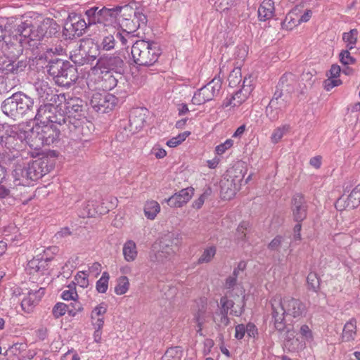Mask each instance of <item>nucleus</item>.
I'll list each match as a JSON object with an SVG mask.
<instances>
[{
  "mask_svg": "<svg viewBox=\"0 0 360 360\" xmlns=\"http://www.w3.org/2000/svg\"><path fill=\"white\" fill-rule=\"evenodd\" d=\"M52 167L49 165L47 158L37 159L26 164L22 158L18 159L13 170L15 186L12 187V195L22 194V190L30 181H37L49 173Z\"/></svg>",
  "mask_w": 360,
  "mask_h": 360,
  "instance_id": "obj_1",
  "label": "nucleus"
},
{
  "mask_svg": "<svg viewBox=\"0 0 360 360\" xmlns=\"http://www.w3.org/2000/svg\"><path fill=\"white\" fill-rule=\"evenodd\" d=\"M271 319L274 328L278 332L285 330V318L300 319L307 313L305 304L300 300L290 297L281 298L276 296L271 300Z\"/></svg>",
  "mask_w": 360,
  "mask_h": 360,
  "instance_id": "obj_2",
  "label": "nucleus"
},
{
  "mask_svg": "<svg viewBox=\"0 0 360 360\" xmlns=\"http://www.w3.org/2000/svg\"><path fill=\"white\" fill-rule=\"evenodd\" d=\"M56 107V112L52 117V123L56 125L62 131L64 136L73 135L77 139L87 137L90 134V129L85 117L83 119L72 117L63 114V106L58 105Z\"/></svg>",
  "mask_w": 360,
  "mask_h": 360,
  "instance_id": "obj_3",
  "label": "nucleus"
},
{
  "mask_svg": "<svg viewBox=\"0 0 360 360\" xmlns=\"http://www.w3.org/2000/svg\"><path fill=\"white\" fill-rule=\"evenodd\" d=\"M28 131L29 146L34 150H39L45 145L49 146L58 141L62 133V131L53 124H37Z\"/></svg>",
  "mask_w": 360,
  "mask_h": 360,
  "instance_id": "obj_4",
  "label": "nucleus"
},
{
  "mask_svg": "<svg viewBox=\"0 0 360 360\" xmlns=\"http://www.w3.org/2000/svg\"><path fill=\"white\" fill-rule=\"evenodd\" d=\"M29 131L14 126L0 134V147L6 153H13L12 158H18L20 150L29 145Z\"/></svg>",
  "mask_w": 360,
  "mask_h": 360,
  "instance_id": "obj_5",
  "label": "nucleus"
},
{
  "mask_svg": "<svg viewBox=\"0 0 360 360\" xmlns=\"http://www.w3.org/2000/svg\"><path fill=\"white\" fill-rule=\"evenodd\" d=\"M131 53L136 65L150 66L158 61L161 51L156 42L137 40L131 46Z\"/></svg>",
  "mask_w": 360,
  "mask_h": 360,
  "instance_id": "obj_6",
  "label": "nucleus"
},
{
  "mask_svg": "<svg viewBox=\"0 0 360 360\" xmlns=\"http://www.w3.org/2000/svg\"><path fill=\"white\" fill-rule=\"evenodd\" d=\"M85 15L89 20V25L96 23L108 25L117 21L119 9L118 6L112 8L94 6L86 10Z\"/></svg>",
  "mask_w": 360,
  "mask_h": 360,
  "instance_id": "obj_7",
  "label": "nucleus"
},
{
  "mask_svg": "<svg viewBox=\"0 0 360 360\" xmlns=\"http://www.w3.org/2000/svg\"><path fill=\"white\" fill-rule=\"evenodd\" d=\"M159 250L150 255V260L153 262L165 263L174 255L177 244L174 243V238L168 235L162 238L159 244Z\"/></svg>",
  "mask_w": 360,
  "mask_h": 360,
  "instance_id": "obj_8",
  "label": "nucleus"
},
{
  "mask_svg": "<svg viewBox=\"0 0 360 360\" xmlns=\"http://www.w3.org/2000/svg\"><path fill=\"white\" fill-rule=\"evenodd\" d=\"M16 45L14 49H12L13 53H9L8 51L5 53L0 54V70L5 74L9 73H18L19 69L22 70L25 68L26 65L23 61L13 60L9 58L7 55H11L12 57H15L22 53V49L18 44H14Z\"/></svg>",
  "mask_w": 360,
  "mask_h": 360,
  "instance_id": "obj_9",
  "label": "nucleus"
},
{
  "mask_svg": "<svg viewBox=\"0 0 360 360\" xmlns=\"http://www.w3.org/2000/svg\"><path fill=\"white\" fill-rule=\"evenodd\" d=\"M59 105L64 103L63 109L67 115L72 117H81L85 110L86 103L78 97L70 96L68 94H60L57 95Z\"/></svg>",
  "mask_w": 360,
  "mask_h": 360,
  "instance_id": "obj_10",
  "label": "nucleus"
},
{
  "mask_svg": "<svg viewBox=\"0 0 360 360\" xmlns=\"http://www.w3.org/2000/svg\"><path fill=\"white\" fill-rule=\"evenodd\" d=\"M89 25L80 15L72 13L68 15L63 27V35L72 39L82 36Z\"/></svg>",
  "mask_w": 360,
  "mask_h": 360,
  "instance_id": "obj_11",
  "label": "nucleus"
},
{
  "mask_svg": "<svg viewBox=\"0 0 360 360\" xmlns=\"http://www.w3.org/2000/svg\"><path fill=\"white\" fill-rule=\"evenodd\" d=\"M221 86V81L214 78L208 84L198 90L192 98L194 105H202L210 101L219 93Z\"/></svg>",
  "mask_w": 360,
  "mask_h": 360,
  "instance_id": "obj_12",
  "label": "nucleus"
},
{
  "mask_svg": "<svg viewBox=\"0 0 360 360\" xmlns=\"http://www.w3.org/2000/svg\"><path fill=\"white\" fill-rule=\"evenodd\" d=\"M117 103V98L112 94L106 92L95 93L92 95L90 105L95 111L106 113L112 110Z\"/></svg>",
  "mask_w": 360,
  "mask_h": 360,
  "instance_id": "obj_13",
  "label": "nucleus"
},
{
  "mask_svg": "<svg viewBox=\"0 0 360 360\" xmlns=\"http://www.w3.org/2000/svg\"><path fill=\"white\" fill-rule=\"evenodd\" d=\"M124 62L119 56L104 54L101 56L96 63L94 69L107 70V71H115L121 74L124 72Z\"/></svg>",
  "mask_w": 360,
  "mask_h": 360,
  "instance_id": "obj_14",
  "label": "nucleus"
},
{
  "mask_svg": "<svg viewBox=\"0 0 360 360\" xmlns=\"http://www.w3.org/2000/svg\"><path fill=\"white\" fill-rule=\"evenodd\" d=\"M240 174V175H228V178L221 181V194L224 199H231L240 189L244 175L241 174V172Z\"/></svg>",
  "mask_w": 360,
  "mask_h": 360,
  "instance_id": "obj_15",
  "label": "nucleus"
},
{
  "mask_svg": "<svg viewBox=\"0 0 360 360\" xmlns=\"http://www.w3.org/2000/svg\"><path fill=\"white\" fill-rule=\"evenodd\" d=\"M291 204L293 219L296 222H302L307 216V204L304 195L296 193L292 198Z\"/></svg>",
  "mask_w": 360,
  "mask_h": 360,
  "instance_id": "obj_16",
  "label": "nucleus"
},
{
  "mask_svg": "<svg viewBox=\"0 0 360 360\" xmlns=\"http://www.w3.org/2000/svg\"><path fill=\"white\" fill-rule=\"evenodd\" d=\"M60 30V26L58 23L51 18L44 19L36 27V35L38 36L39 40L45 37L49 38L56 35Z\"/></svg>",
  "mask_w": 360,
  "mask_h": 360,
  "instance_id": "obj_17",
  "label": "nucleus"
},
{
  "mask_svg": "<svg viewBox=\"0 0 360 360\" xmlns=\"http://www.w3.org/2000/svg\"><path fill=\"white\" fill-rule=\"evenodd\" d=\"M89 44H93V42L91 41H84V45H80L79 49L74 51V53L70 54V58L75 64L77 65H84L86 64H89L90 65H94L96 56L95 55H91L90 53H87L84 49V47Z\"/></svg>",
  "mask_w": 360,
  "mask_h": 360,
  "instance_id": "obj_18",
  "label": "nucleus"
},
{
  "mask_svg": "<svg viewBox=\"0 0 360 360\" xmlns=\"http://www.w3.org/2000/svg\"><path fill=\"white\" fill-rule=\"evenodd\" d=\"M77 79L76 68L70 65H65L63 70H60L58 76L55 79V82L60 86H70Z\"/></svg>",
  "mask_w": 360,
  "mask_h": 360,
  "instance_id": "obj_19",
  "label": "nucleus"
},
{
  "mask_svg": "<svg viewBox=\"0 0 360 360\" xmlns=\"http://www.w3.org/2000/svg\"><path fill=\"white\" fill-rule=\"evenodd\" d=\"M45 293V288L41 287L38 290H30L27 295L21 300V307L25 312L30 313L39 302Z\"/></svg>",
  "mask_w": 360,
  "mask_h": 360,
  "instance_id": "obj_20",
  "label": "nucleus"
},
{
  "mask_svg": "<svg viewBox=\"0 0 360 360\" xmlns=\"http://www.w3.org/2000/svg\"><path fill=\"white\" fill-rule=\"evenodd\" d=\"M283 347L288 352H299L305 347V342L296 338L294 331L288 329L283 340Z\"/></svg>",
  "mask_w": 360,
  "mask_h": 360,
  "instance_id": "obj_21",
  "label": "nucleus"
},
{
  "mask_svg": "<svg viewBox=\"0 0 360 360\" xmlns=\"http://www.w3.org/2000/svg\"><path fill=\"white\" fill-rule=\"evenodd\" d=\"M56 112V107L52 104L41 105L35 115V120L40 122L39 124H51L52 117Z\"/></svg>",
  "mask_w": 360,
  "mask_h": 360,
  "instance_id": "obj_22",
  "label": "nucleus"
},
{
  "mask_svg": "<svg viewBox=\"0 0 360 360\" xmlns=\"http://www.w3.org/2000/svg\"><path fill=\"white\" fill-rule=\"evenodd\" d=\"M16 93L6 98L1 105L3 112L8 117L17 119L20 117Z\"/></svg>",
  "mask_w": 360,
  "mask_h": 360,
  "instance_id": "obj_23",
  "label": "nucleus"
},
{
  "mask_svg": "<svg viewBox=\"0 0 360 360\" xmlns=\"http://www.w3.org/2000/svg\"><path fill=\"white\" fill-rule=\"evenodd\" d=\"M211 311H208L207 305L201 302L200 304L198 305V310L193 314V320L197 323V333L200 335H202L203 325L208 321L210 317Z\"/></svg>",
  "mask_w": 360,
  "mask_h": 360,
  "instance_id": "obj_24",
  "label": "nucleus"
},
{
  "mask_svg": "<svg viewBox=\"0 0 360 360\" xmlns=\"http://www.w3.org/2000/svg\"><path fill=\"white\" fill-rule=\"evenodd\" d=\"M34 86L39 98L44 101H53V97L56 96L46 80L37 79Z\"/></svg>",
  "mask_w": 360,
  "mask_h": 360,
  "instance_id": "obj_25",
  "label": "nucleus"
},
{
  "mask_svg": "<svg viewBox=\"0 0 360 360\" xmlns=\"http://www.w3.org/2000/svg\"><path fill=\"white\" fill-rule=\"evenodd\" d=\"M295 76L291 73L284 74L280 79L276 90L281 91L283 95H289L291 98V94L295 90Z\"/></svg>",
  "mask_w": 360,
  "mask_h": 360,
  "instance_id": "obj_26",
  "label": "nucleus"
},
{
  "mask_svg": "<svg viewBox=\"0 0 360 360\" xmlns=\"http://www.w3.org/2000/svg\"><path fill=\"white\" fill-rule=\"evenodd\" d=\"M49 259L34 258L29 261L27 264V271L30 274L34 276L35 274L44 275L47 271V265Z\"/></svg>",
  "mask_w": 360,
  "mask_h": 360,
  "instance_id": "obj_27",
  "label": "nucleus"
},
{
  "mask_svg": "<svg viewBox=\"0 0 360 360\" xmlns=\"http://www.w3.org/2000/svg\"><path fill=\"white\" fill-rule=\"evenodd\" d=\"M72 307L73 309H70L69 306L67 304L58 302L53 307L52 314L55 319H58L63 316L66 311H68L70 314L74 316L77 311H80L82 309L81 304L79 302L73 303Z\"/></svg>",
  "mask_w": 360,
  "mask_h": 360,
  "instance_id": "obj_28",
  "label": "nucleus"
},
{
  "mask_svg": "<svg viewBox=\"0 0 360 360\" xmlns=\"http://www.w3.org/2000/svg\"><path fill=\"white\" fill-rule=\"evenodd\" d=\"M274 13V2L272 0H264L258 8V17L260 20L265 21L271 18Z\"/></svg>",
  "mask_w": 360,
  "mask_h": 360,
  "instance_id": "obj_29",
  "label": "nucleus"
},
{
  "mask_svg": "<svg viewBox=\"0 0 360 360\" xmlns=\"http://www.w3.org/2000/svg\"><path fill=\"white\" fill-rule=\"evenodd\" d=\"M220 314L228 315L229 309H231L230 314L236 316H240L243 312V306L239 309H234V302L229 300L226 297H222L220 299Z\"/></svg>",
  "mask_w": 360,
  "mask_h": 360,
  "instance_id": "obj_30",
  "label": "nucleus"
},
{
  "mask_svg": "<svg viewBox=\"0 0 360 360\" xmlns=\"http://www.w3.org/2000/svg\"><path fill=\"white\" fill-rule=\"evenodd\" d=\"M130 126L136 130H139L146 122V114L144 110L136 109L132 111L129 116Z\"/></svg>",
  "mask_w": 360,
  "mask_h": 360,
  "instance_id": "obj_31",
  "label": "nucleus"
},
{
  "mask_svg": "<svg viewBox=\"0 0 360 360\" xmlns=\"http://www.w3.org/2000/svg\"><path fill=\"white\" fill-rule=\"evenodd\" d=\"M16 95H18L17 100L20 115L22 116L33 108L34 102L30 97L25 94L19 92L16 93Z\"/></svg>",
  "mask_w": 360,
  "mask_h": 360,
  "instance_id": "obj_32",
  "label": "nucleus"
},
{
  "mask_svg": "<svg viewBox=\"0 0 360 360\" xmlns=\"http://www.w3.org/2000/svg\"><path fill=\"white\" fill-rule=\"evenodd\" d=\"M290 101L289 95L285 96L281 91H275L269 103L283 111L290 103Z\"/></svg>",
  "mask_w": 360,
  "mask_h": 360,
  "instance_id": "obj_33",
  "label": "nucleus"
},
{
  "mask_svg": "<svg viewBox=\"0 0 360 360\" xmlns=\"http://www.w3.org/2000/svg\"><path fill=\"white\" fill-rule=\"evenodd\" d=\"M116 44L115 31L113 33L107 34L101 39L97 47L98 50L108 51L113 49Z\"/></svg>",
  "mask_w": 360,
  "mask_h": 360,
  "instance_id": "obj_34",
  "label": "nucleus"
},
{
  "mask_svg": "<svg viewBox=\"0 0 360 360\" xmlns=\"http://www.w3.org/2000/svg\"><path fill=\"white\" fill-rule=\"evenodd\" d=\"M18 32L24 38H28L31 41L39 40L38 36L36 35V27L27 24L21 23L18 27Z\"/></svg>",
  "mask_w": 360,
  "mask_h": 360,
  "instance_id": "obj_35",
  "label": "nucleus"
},
{
  "mask_svg": "<svg viewBox=\"0 0 360 360\" xmlns=\"http://www.w3.org/2000/svg\"><path fill=\"white\" fill-rule=\"evenodd\" d=\"M68 62H65L61 59H55L51 60L49 64L46 65V70L49 75L53 77V79L58 76L60 70H63L65 64Z\"/></svg>",
  "mask_w": 360,
  "mask_h": 360,
  "instance_id": "obj_36",
  "label": "nucleus"
},
{
  "mask_svg": "<svg viewBox=\"0 0 360 360\" xmlns=\"http://www.w3.org/2000/svg\"><path fill=\"white\" fill-rule=\"evenodd\" d=\"M123 255L127 262H133L137 257L136 243L131 240H127L123 245Z\"/></svg>",
  "mask_w": 360,
  "mask_h": 360,
  "instance_id": "obj_37",
  "label": "nucleus"
},
{
  "mask_svg": "<svg viewBox=\"0 0 360 360\" xmlns=\"http://www.w3.org/2000/svg\"><path fill=\"white\" fill-rule=\"evenodd\" d=\"M297 8L289 12L282 22V27L285 30H292L294 27L300 25Z\"/></svg>",
  "mask_w": 360,
  "mask_h": 360,
  "instance_id": "obj_38",
  "label": "nucleus"
},
{
  "mask_svg": "<svg viewBox=\"0 0 360 360\" xmlns=\"http://www.w3.org/2000/svg\"><path fill=\"white\" fill-rule=\"evenodd\" d=\"M356 335V320H350L347 322L344 327L343 333H342V340L343 341H350L354 340L355 335Z\"/></svg>",
  "mask_w": 360,
  "mask_h": 360,
  "instance_id": "obj_39",
  "label": "nucleus"
},
{
  "mask_svg": "<svg viewBox=\"0 0 360 360\" xmlns=\"http://www.w3.org/2000/svg\"><path fill=\"white\" fill-rule=\"evenodd\" d=\"M117 79L109 71H106L105 74L102 77L101 87L105 91H110L117 84Z\"/></svg>",
  "mask_w": 360,
  "mask_h": 360,
  "instance_id": "obj_40",
  "label": "nucleus"
},
{
  "mask_svg": "<svg viewBox=\"0 0 360 360\" xmlns=\"http://www.w3.org/2000/svg\"><path fill=\"white\" fill-rule=\"evenodd\" d=\"M160 211V206L154 200L148 201L144 207V214L149 219H154L157 214Z\"/></svg>",
  "mask_w": 360,
  "mask_h": 360,
  "instance_id": "obj_41",
  "label": "nucleus"
},
{
  "mask_svg": "<svg viewBox=\"0 0 360 360\" xmlns=\"http://www.w3.org/2000/svg\"><path fill=\"white\" fill-rule=\"evenodd\" d=\"M250 91L251 89L250 88L249 82L247 89H240L235 93L232 97V101H231V103L234 106L240 105L246 100Z\"/></svg>",
  "mask_w": 360,
  "mask_h": 360,
  "instance_id": "obj_42",
  "label": "nucleus"
},
{
  "mask_svg": "<svg viewBox=\"0 0 360 360\" xmlns=\"http://www.w3.org/2000/svg\"><path fill=\"white\" fill-rule=\"evenodd\" d=\"M290 129V125L287 124L276 128L271 136V142L274 143L279 142L283 136L289 132Z\"/></svg>",
  "mask_w": 360,
  "mask_h": 360,
  "instance_id": "obj_43",
  "label": "nucleus"
},
{
  "mask_svg": "<svg viewBox=\"0 0 360 360\" xmlns=\"http://www.w3.org/2000/svg\"><path fill=\"white\" fill-rule=\"evenodd\" d=\"M217 248L212 245L207 247L202 252L201 256L198 260V264H204L210 262L216 255Z\"/></svg>",
  "mask_w": 360,
  "mask_h": 360,
  "instance_id": "obj_44",
  "label": "nucleus"
},
{
  "mask_svg": "<svg viewBox=\"0 0 360 360\" xmlns=\"http://www.w3.org/2000/svg\"><path fill=\"white\" fill-rule=\"evenodd\" d=\"M183 351L179 347L169 348L162 357V360H181Z\"/></svg>",
  "mask_w": 360,
  "mask_h": 360,
  "instance_id": "obj_45",
  "label": "nucleus"
},
{
  "mask_svg": "<svg viewBox=\"0 0 360 360\" xmlns=\"http://www.w3.org/2000/svg\"><path fill=\"white\" fill-rule=\"evenodd\" d=\"M358 30L353 29L349 32L344 33L342 39L347 43V47L349 49H352L356 44L358 39Z\"/></svg>",
  "mask_w": 360,
  "mask_h": 360,
  "instance_id": "obj_46",
  "label": "nucleus"
},
{
  "mask_svg": "<svg viewBox=\"0 0 360 360\" xmlns=\"http://www.w3.org/2000/svg\"><path fill=\"white\" fill-rule=\"evenodd\" d=\"M129 286L128 278L125 276H120L117 279V284L115 288V292L117 295H124L127 292Z\"/></svg>",
  "mask_w": 360,
  "mask_h": 360,
  "instance_id": "obj_47",
  "label": "nucleus"
},
{
  "mask_svg": "<svg viewBox=\"0 0 360 360\" xmlns=\"http://www.w3.org/2000/svg\"><path fill=\"white\" fill-rule=\"evenodd\" d=\"M174 194L178 196V199L180 200L181 205L183 206L191 200L194 194V189L192 187H188Z\"/></svg>",
  "mask_w": 360,
  "mask_h": 360,
  "instance_id": "obj_48",
  "label": "nucleus"
},
{
  "mask_svg": "<svg viewBox=\"0 0 360 360\" xmlns=\"http://www.w3.org/2000/svg\"><path fill=\"white\" fill-rule=\"evenodd\" d=\"M117 22L122 29L127 32V36L136 31V27L131 18H119Z\"/></svg>",
  "mask_w": 360,
  "mask_h": 360,
  "instance_id": "obj_49",
  "label": "nucleus"
},
{
  "mask_svg": "<svg viewBox=\"0 0 360 360\" xmlns=\"http://www.w3.org/2000/svg\"><path fill=\"white\" fill-rule=\"evenodd\" d=\"M360 205V193L356 187L349 195L347 200V207L349 208H356Z\"/></svg>",
  "mask_w": 360,
  "mask_h": 360,
  "instance_id": "obj_50",
  "label": "nucleus"
},
{
  "mask_svg": "<svg viewBox=\"0 0 360 360\" xmlns=\"http://www.w3.org/2000/svg\"><path fill=\"white\" fill-rule=\"evenodd\" d=\"M241 70L240 68H234L229 75V86L234 87L239 84L241 82Z\"/></svg>",
  "mask_w": 360,
  "mask_h": 360,
  "instance_id": "obj_51",
  "label": "nucleus"
},
{
  "mask_svg": "<svg viewBox=\"0 0 360 360\" xmlns=\"http://www.w3.org/2000/svg\"><path fill=\"white\" fill-rule=\"evenodd\" d=\"M118 9L119 15L117 20H119V18L131 19L138 11V10H134L132 7L128 5H126L124 6H118Z\"/></svg>",
  "mask_w": 360,
  "mask_h": 360,
  "instance_id": "obj_52",
  "label": "nucleus"
},
{
  "mask_svg": "<svg viewBox=\"0 0 360 360\" xmlns=\"http://www.w3.org/2000/svg\"><path fill=\"white\" fill-rule=\"evenodd\" d=\"M283 111L280 110L278 108L274 106L271 103H269V105L266 108V117L271 121H276L279 118L280 114Z\"/></svg>",
  "mask_w": 360,
  "mask_h": 360,
  "instance_id": "obj_53",
  "label": "nucleus"
},
{
  "mask_svg": "<svg viewBox=\"0 0 360 360\" xmlns=\"http://www.w3.org/2000/svg\"><path fill=\"white\" fill-rule=\"evenodd\" d=\"M109 274L103 272L101 278L96 282V290L100 293H104L108 290Z\"/></svg>",
  "mask_w": 360,
  "mask_h": 360,
  "instance_id": "obj_54",
  "label": "nucleus"
},
{
  "mask_svg": "<svg viewBox=\"0 0 360 360\" xmlns=\"http://www.w3.org/2000/svg\"><path fill=\"white\" fill-rule=\"evenodd\" d=\"M189 135V131H184L167 141L166 144L171 148L176 147L181 144Z\"/></svg>",
  "mask_w": 360,
  "mask_h": 360,
  "instance_id": "obj_55",
  "label": "nucleus"
},
{
  "mask_svg": "<svg viewBox=\"0 0 360 360\" xmlns=\"http://www.w3.org/2000/svg\"><path fill=\"white\" fill-rule=\"evenodd\" d=\"M307 282L309 288L312 290L316 292L319 288V278L317 274L314 272H310L307 278Z\"/></svg>",
  "mask_w": 360,
  "mask_h": 360,
  "instance_id": "obj_56",
  "label": "nucleus"
},
{
  "mask_svg": "<svg viewBox=\"0 0 360 360\" xmlns=\"http://www.w3.org/2000/svg\"><path fill=\"white\" fill-rule=\"evenodd\" d=\"M131 20L136 27V30L141 27L146 26L147 22L146 16L140 11H137Z\"/></svg>",
  "mask_w": 360,
  "mask_h": 360,
  "instance_id": "obj_57",
  "label": "nucleus"
},
{
  "mask_svg": "<svg viewBox=\"0 0 360 360\" xmlns=\"http://www.w3.org/2000/svg\"><path fill=\"white\" fill-rule=\"evenodd\" d=\"M13 43L9 44L8 41L4 39V34L0 35V54L5 53L6 52H8L9 53H13L12 49H14Z\"/></svg>",
  "mask_w": 360,
  "mask_h": 360,
  "instance_id": "obj_58",
  "label": "nucleus"
},
{
  "mask_svg": "<svg viewBox=\"0 0 360 360\" xmlns=\"http://www.w3.org/2000/svg\"><path fill=\"white\" fill-rule=\"evenodd\" d=\"M235 0H215L214 7L217 11H224L228 10L234 3Z\"/></svg>",
  "mask_w": 360,
  "mask_h": 360,
  "instance_id": "obj_59",
  "label": "nucleus"
},
{
  "mask_svg": "<svg viewBox=\"0 0 360 360\" xmlns=\"http://www.w3.org/2000/svg\"><path fill=\"white\" fill-rule=\"evenodd\" d=\"M341 84L342 81L340 79L330 77H328V78L323 82L324 89L328 91H330L333 88L338 86Z\"/></svg>",
  "mask_w": 360,
  "mask_h": 360,
  "instance_id": "obj_60",
  "label": "nucleus"
},
{
  "mask_svg": "<svg viewBox=\"0 0 360 360\" xmlns=\"http://www.w3.org/2000/svg\"><path fill=\"white\" fill-rule=\"evenodd\" d=\"M340 58L343 65L353 64L355 62V59L350 55L348 50L342 51L340 54Z\"/></svg>",
  "mask_w": 360,
  "mask_h": 360,
  "instance_id": "obj_61",
  "label": "nucleus"
},
{
  "mask_svg": "<svg viewBox=\"0 0 360 360\" xmlns=\"http://www.w3.org/2000/svg\"><path fill=\"white\" fill-rule=\"evenodd\" d=\"M233 145V141L232 139H227L224 143L219 144L216 147V153L218 155L224 154L226 150L229 149Z\"/></svg>",
  "mask_w": 360,
  "mask_h": 360,
  "instance_id": "obj_62",
  "label": "nucleus"
},
{
  "mask_svg": "<svg viewBox=\"0 0 360 360\" xmlns=\"http://www.w3.org/2000/svg\"><path fill=\"white\" fill-rule=\"evenodd\" d=\"M75 280L77 284L82 288H86L89 285L88 278L86 277V274L84 271L79 272L75 276Z\"/></svg>",
  "mask_w": 360,
  "mask_h": 360,
  "instance_id": "obj_63",
  "label": "nucleus"
},
{
  "mask_svg": "<svg viewBox=\"0 0 360 360\" xmlns=\"http://www.w3.org/2000/svg\"><path fill=\"white\" fill-rule=\"evenodd\" d=\"M283 237L281 236H276L268 245V248L271 250H278L283 242Z\"/></svg>",
  "mask_w": 360,
  "mask_h": 360,
  "instance_id": "obj_64",
  "label": "nucleus"
}]
</instances>
